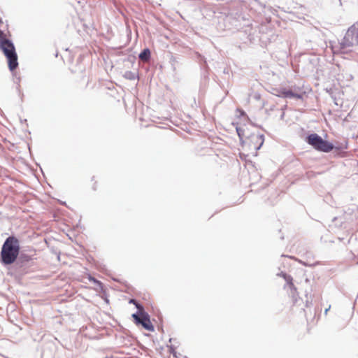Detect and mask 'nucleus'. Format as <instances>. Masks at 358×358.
Wrapping results in <instances>:
<instances>
[{
  "label": "nucleus",
  "instance_id": "obj_1",
  "mask_svg": "<svg viewBox=\"0 0 358 358\" xmlns=\"http://www.w3.org/2000/svg\"><path fill=\"white\" fill-rule=\"evenodd\" d=\"M10 38V34L8 31L4 32L0 29V50L7 59L9 69L13 71L18 66V62L15 48Z\"/></svg>",
  "mask_w": 358,
  "mask_h": 358
},
{
  "label": "nucleus",
  "instance_id": "obj_2",
  "mask_svg": "<svg viewBox=\"0 0 358 358\" xmlns=\"http://www.w3.org/2000/svg\"><path fill=\"white\" fill-rule=\"evenodd\" d=\"M20 243L15 236L7 238L2 245L1 251V262L5 265L13 264L20 253Z\"/></svg>",
  "mask_w": 358,
  "mask_h": 358
},
{
  "label": "nucleus",
  "instance_id": "obj_3",
  "mask_svg": "<svg viewBox=\"0 0 358 358\" xmlns=\"http://www.w3.org/2000/svg\"><path fill=\"white\" fill-rule=\"evenodd\" d=\"M237 132L243 145L251 150H258L264 143V136L259 132L250 133L248 129L241 127L237 128Z\"/></svg>",
  "mask_w": 358,
  "mask_h": 358
},
{
  "label": "nucleus",
  "instance_id": "obj_4",
  "mask_svg": "<svg viewBox=\"0 0 358 358\" xmlns=\"http://www.w3.org/2000/svg\"><path fill=\"white\" fill-rule=\"evenodd\" d=\"M306 142L313 146L315 150L329 152L334 149V145L327 141H324L317 134H311L306 138Z\"/></svg>",
  "mask_w": 358,
  "mask_h": 358
},
{
  "label": "nucleus",
  "instance_id": "obj_5",
  "mask_svg": "<svg viewBox=\"0 0 358 358\" xmlns=\"http://www.w3.org/2000/svg\"><path fill=\"white\" fill-rule=\"evenodd\" d=\"M130 303L135 304L136 308L141 312L140 315H137L136 314L133 315V317L136 320V322L138 323L141 324L146 330L153 331L154 327L150 320L148 315L147 313L143 312V306L136 303V301L134 299H131L130 301Z\"/></svg>",
  "mask_w": 358,
  "mask_h": 358
},
{
  "label": "nucleus",
  "instance_id": "obj_6",
  "mask_svg": "<svg viewBox=\"0 0 358 358\" xmlns=\"http://www.w3.org/2000/svg\"><path fill=\"white\" fill-rule=\"evenodd\" d=\"M278 94L277 96L283 97V98H296V99H301L302 96L298 93H295L292 92L289 89L282 88L278 90Z\"/></svg>",
  "mask_w": 358,
  "mask_h": 358
},
{
  "label": "nucleus",
  "instance_id": "obj_7",
  "mask_svg": "<svg viewBox=\"0 0 358 358\" xmlns=\"http://www.w3.org/2000/svg\"><path fill=\"white\" fill-rule=\"evenodd\" d=\"M283 278L285 280V281L287 282V283L289 285V288L291 289H292L293 291L296 292V287L294 286V285L293 283V278H292V276L286 275V274H283Z\"/></svg>",
  "mask_w": 358,
  "mask_h": 358
},
{
  "label": "nucleus",
  "instance_id": "obj_8",
  "mask_svg": "<svg viewBox=\"0 0 358 358\" xmlns=\"http://www.w3.org/2000/svg\"><path fill=\"white\" fill-rule=\"evenodd\" d=\"M150 57V51L146 48L139 55V58L143 61H148Z\"/></svg>",
  "mask_w": 358,
  "mask_h": 358
},
{
  "label": "nucleus",
  "instance_id": "obj_9",
  "mask_svg": "<svg viewBox=\"0 0 358 358\" xmlns=\"http://www.w3.org/2000/svg\"><path fill=\"white\" fill-rule=\"evenodd\" d=\"M91 186H92V188L94 190H96L97 189V181L96 180H95L94 178H92V180H91Z\"/></svg>",
  "mask_w": 358,
  "mask_h": 358
},
{
  "label": "nucleus",
  "instance_id": "obj_10",
  "mask_svg": "<svg viewBox=\"0 0 358 358\" xmlns=\"http://www.w3.org/2000/svg\"><path fill=\"white\" fill-rule=\"evenodd\" d=\"M170 352H171V353L173 354V357H175L176 358L177 357V356H176L177 351H176V348H174L173 347L171 346L170 348Z\"/></svg>",
  "mask_w": 358,
  "mask_h": 358
}]
</instances>
